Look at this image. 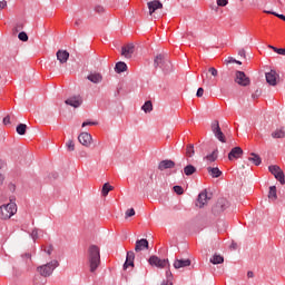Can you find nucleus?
Segmentation results:
<instances>
[{"instance_id":"obj_1","label":"nucleus","mask_w":285,"mask_h":285,"mask_svg":"<svg viewBox=\"0 0 285 285\" xmlns=\"http://www.w3.org/2000/svg\"><path fill=\"white\" fill-rule=\"evenodd\" d=\"M90 273H95L99 268V264H101V254L97 245H91L88 248L87 255Z\"/></svg>"},{"instance_id":"obj_2","label":"nucleus","mask_w":285,"mask_h":285,"mask_svg":"<svg viewBox=\"0 0 285 285\" xmlns=\"http://www.w3.org/2000/svg\"><path fill=\"white\" fill-rule=\"evenodd\" d=\"M55 268H59V261L53 259L45 265L38 266L37 271L41 277H50L55 273Z\"/></svg>"},{"instance_id":"obj_3","label":"nucleus","mask_w":285,"mask_h":285,"mask_svg":"<svg viewBox=\"0 0 285 285\" xmlns=\"http://www.w3.org/2000/svg\"><path fill=\"white\" fill-rule=\"evenodd\" d=\"M14 215H17V204L9 203L0 206V219H10Z\"/></svg>"},{"instance_id":"obj_4","label":"nucleus","mask_w":285,"mask_h":285,"mask_svg":"<svg viewBox=\"0 0 285 285\" xmlns=\"http://www.w3.org/2000/svg\"><path fill=\"white\" fill-rule=\"evenodd\" d=\"M269 173H272L275 177V179H277V181H279V184L282 186L285 185V175L284 171L282 170V168H279V166L277 165H271L268 167Z\"/></svg>"},{"instance_id":"obj_5","label":"nucleus","mask_w":285,"mask_h":285,"mask_svg":"<svg viewBox=\"0 0 285 285\" xmlns=\"http://www.w3.org/2000/svg\"><path fill=\"white\" fill-rule=\"evenodd\" d=\"M212 131L215 135L216 139H218V141H222V144H226V137L222 131V127H219V121L214 120L212 122Z\"/></svg>"},{"instance_id":"obj_6","label":"nucleus","mask_w":285,"mask_h":285,"mask_svg":"<svg viewBox=\"0 0 285 285\" xmlns=\"http://www.w3.org/2000/svg\"><path fill=\"white\" fill-rule=\"evenodd\" d=\"M235 82L238 83V86H250V78H248L244 71H236Z\"/></svg>"},{"instance_id":"obj_7","label":"nucleus","mask_w":285,"mask_h":285,"mask_svg":"<svg viewBox=\"0 0 285 285\" xmlns=\"http://www.w3.org/2000/svg\"><path fill=\"white\" fill-rule=\"evenodd\" d=\"M65 104L67 106H71V108H80L81 104H83V98L80 95L69 97Z\"/></svg>"},{"instance_id":"obj_8","label":"nucleus","mask_w":285,"mask_h":285,"mask_svg":"<svg viewBox=\"0 0 285 285\" xmlns=\"http://www.w3.org/2000/svg\"><path fill=\"white\" fill-rule=\"evenodd\" d=\"M208 199H210V197H208V193L206 190L202 191L198 195L196 206L198 208H204V206H206V204H208Z\"/></svg>"},{"instance_id":"obj_9","label":"nucleus","mask_w":285,"mask_h":285,"mask_svg":"<svg viewBox=\"0 0 285 285\" xmlns=\"http://www.w3.org/2000/svg\"><path fill=\"white\" fill-rule=\"evenodd\" d=\"M78 140L82 146H90V144H92V135L88 134V132H81L78 136Z\"/></svg>"},{"instance_id":"obj_10","label":"nucleus","mask_w":285,"mask_h":285,"mask_svg":"<svg viewBox=\"0 0 285 285\" xmlns=\"http://www.w3.org/2000/svg\"><path fill=\"white\" fill-rule=\"evenodd\" d=\"M244 155V149L242 147H234L228 154L229 161H233V159H239Z\"/></svg>"},{"instance_id":"obj_11","label":"nucleus","mask_w":285,"mask_h":285,"mask_svg":"<svg viewBox=\"0 0 285 285\" xmlns=\"http://www.w3.org/2000/svg\"><path fill=\"white\" fill-rule=\"evenodd\" d=\"M134 53H135V45L132 43H129L121 48V55L122 57H126V59H130Z\"/></svg>"},{"instance_id":"obj_12","label":"nucleus","mask_w":285,"mask_h":285,"mask_svg":"<svg viewBox=\"0 0 285 285\" xmlns=\"http://www.w3.org/2000/svg\"><path fill=\"white\" fill-rule=\"evenodd\" d=\"M266 81L269 86H277V71L271 70L269 72L265 73Z\"/></svg>"},{"instance_id":"obj_13","label":"nucleus","mask_w":285,"mask_h":285,"mask_svg":"<svg viewBox=\"0 0 285 285\" xmlns=\"http://www.w3.org/2000/svg\"><path fill=\"white\" fill-rule=\"evenodd\" d=\"M56 57L60 63H67L70 59V53L67 50H58Z\"/></svg>"},{"instance_id":"obj_14","label":"nucleus","mask_w":285,"mask_h":285,"mask_svg":"<svg viewBox=\"0 0 285 285\" xmlns=\"http://www.w3.org/2000/svg\"><path fill=\"white\" fill-rule=\"evenodd\" d=\"M191 262L189 258H180V259H176L174 262V268L179 269V268H188V266H190Z\"/></svg>"},{"instance_id":"obj_15","label":"nucleus","mask_w":285,"mask_h":285,"mask_svg":"<svg viewBox=\"0 0 285 285\" xmlns=\"http://www.w3.org/2000/svg\"><path fill=\"white\" fill-rule=\"evenodd\" d=\"M149 9V14H153L156 10H160V8H164V4L159 0H154L147 3Z\"/></svg>"},{"instance_id":"obj_16","label":"nucleus","mask_w":285,"mask_h":285,"mask_svg":"<svg viewBox=\"0 0 285 285\" xmlns=\"http://www.w3.org/2000/svg\"><path fill=\"white\" fill-rule=\"evenodd\" d=\"M148 248V239L141 238L136 240L135 250L136 253H141V250H146Z\"/></svg>"},{"instance_id":"obj_17","label":"nucleus","mask_w":285,"mask_h":285,"mask_svg":"<svg viewBox=\"0 0 285 285\" xmlns=\"http://www.w3.org/2000/svg\"><path fill=\"white\" fill-rule=\"evenodd\" d=\"M129 266H131V267L135 266V252H132V250L127 252L126 262H125V264H124L125 271H126Z\"/></svg>"},{"instance_id":"obj_18","label":"nucleus","mask_w":285,"mask_h":285,"mask_svg":"<svg viewBox=\"0 0 285 285\" xmlns=\"http://www.w3.org/2000/svg\"><path fill=\"white\" fill-rule=\"evenodd\" d=\"M174 166H175V161L166 159V160H163L159 163L158 170H161V171L168 170V169L173 168Z\"/></svg>"},{"instance_id":"obj_19","label":"nucleus","mask_w":285,"mask_h":285,"mask_svg":"<svg viewBox=\"0 0 285 285\" xmlns=\"http://www.w3.org/2000/svg\"><path fill=\"white\" fill-rule=\"evenodd\" d=\"M87 79L89 81H91V83H101V81L104 80V77L101 76V73H90Z\"/></svg>"},{"instance_id":"obj_20","label":"nucleus","mask_w":285,"mask_h":285,"mask_svg":"<svg viewBox=\"0 0 285 285\" xmlns=\"http://www.w3.org/2000/svg\"><path fill=\"white\" fill-rule=\"evenodd\" d=\"M126 70H128V65H126V62L119 61V62L116 63L115 71L118 75H121V72H126Z\"/></svg>"},{"instance_id":"obj_21","label":"nucleus","mask_w":285,"mask_h":285,"mask_svg":"<svg viewBox=\"0 0 285 285\" xmlns=\"http://www.w3.org/2000/svg\"><path fill=\"white\" fill-rule=\"evenodd\" d=\"M207 171L209 173L210 177H213V179L222 177V170H219L217 167H208Z\"/></svg>"},{"instance_id":"obj_22","label":"nucleus","mask_w":285,"mask_h":285,"mask_svg":"<svg viewBox=\"0 0 285 285\" xmlns=\"http://www.w3.org/2000/svg\"><path fill=\"white\" fill-rule=\"evenodd\" d=\"M268 199H269V202H277V187L276 186L269 187Z\"/></svg>"},{"instance_id":"obj_23","label":"nucleus","mask_w":285,"mask_h":285,"mask_svg":"<svg viewBox=\"0 0 285 285\" xmlns=\"http://www.w3.org/2000/svg\"><path fill=\"white\" fill-rule=\"evenodd\" d=\"M174 279H175V276H173V272H170V269H167L166 279L161 282V285H173Z\"/></svg>"},{"instance_id":"obj_24","label":"nucleus","mask_w":285,"mask_h":285,"mask_svg":"<svg viewBox=\"0 0 285 285\" xmlns=\"http://www.w3.org/2000/svg\"><path fill=\"white\" fill-rule=\"evenodd\" d=\"M248 160L252 161L254 166H259L262 164V157L255 153L250 154Z\"/></svg>"},{"instance_id":"obj_25","label":"nucleus","mask_w":285,"mask_h":285,"mask_svg":"<svg viewBox=\"0 0 285 285\" xmlns=\"http://www.w3.org/2000/svg\"><path fill=\"white\" fill-rule=\"evenodd\" d=\"M166 59L163 55H158L156 56L155 60H154V66L155 68H161L164 61H166Z\"/></svg>"},{"instance_id":"obj_26","label":"nucleus","mask_w":285,"mask_h":285,"mask_svg":"<svg viewBox=\"0 0 285 285\" xmlns=\"http://www.w3.org/2000/svg\"><path fill=\"white\" fill-rule=\"evenodd\" d=\"M195 173H197V168L193 165H187L185 168H184V174L187 176V177H190V175H195Z\"/></svg>"},{"instance_id":"obj_27","label":"nucleus","mask_w":285,"mask_h":285,"mask_svg":"<svg viewBox=\"0 0 285 285\" xmlns=\"http://www.w3.org/2000/svg\"><path fill=\"white\" fill-rule=\"evenodd\" d=\"M115 187H112L110 184L106 183L102 186V190H101V195L102 197H108V193H110V190H114Z\"/></svg>"},{"instance_id":"obj_28","label":"nucleus","mask_w":285,"mask_h":285,"mask_svg":"<svg viewBox=\"0 0 285 285\" xmlns=\"http://www.w3.org/2000/svg\"><path fill=\"white\" fill-rule=\"evenodd\" d=\"M210 263L214 264V265L224 264V256L215 254V255L210 258Z\"/></svg>"},{"instance_id":"obj_29","label":"nucleus","mask_w":285,"mask_h":285,"mask_svg":"<svg viewBox=\"0 0 285 285\" xmlns=\"http://www.w3.org/2000/svg\"><path fill=\"white\" fill-rule=\"evenodd\" d=\"M141 110H144V112L148 114V112H153V101L147 100L142 107Z\"/></svg>"},{"instance_id":"obj_30","label":"nucleus","mask_w":285,"mask_h":285,"mask_svg":"<svg viewBox=\"0 0 285 285\" xmlns=\"http://www.w3.org/2000/svg\"><path fill=\"white\" fill-rule=\"evenodd\" d=\"M26 130H28V125L26 124H19L16 127V132H18V135H26Z\"/></svg>"},{"instance_id":"obj_31","label":"nucleus","mask_w":285,"mask_h":285,"mask_svg":"<svg viewBox=\"0 0 285 285\" xmlns=\"http://www.w3.org/2000/svg\"><path fill=\"white\" fill-rule=\"evenodd\" d=\"M204 159L206 161H209V164H213V161H217V149L214 150L212 154L207 155Z\"/></svg>"},{"instance_id":"obj_32","label":"nucleus","mask_w":285,"mask_h":285,"mask_svg":"<svg viewBox=\"0 0 285 285\" xmlns=\"http://www.w3.org/2000/svg\"><path fill=\"white\" fill-rule=\"evenodd\" d=\"M272 137H273L274 139H284L285 132H284V130L279 129V130L274 131V132L272 134Z\"/></svg>"},{"instance_id":"obj_33","label":"nucleus","mask_w":285,"mask_h":285,"mask_svg":"<svg viewBox=\"0 0 285 285\" xmlns=\"http://www.w3.org/2000/svg\"><path fill=\"white\" fill-rule=\"evenodd\" d=\"M171 67H173V65L170 63V60H168V59H166V61H164L163 65L160 66V68L165 72H168Z\"/></svg>"},{"instance_id":"obj_34","label":"nucleus","mask_w":285,"mask_h":285,"mask_svg":"<svg viewBox=\"0 0 285 285\" xmlns=\"http://www.w3.org/2000/svg\"><path fill=\"white\" fill-rule=\"evenodd\" d=\"M187 157H193L195 155V145L189 144L186 149Z\"/></svg>"},{"instance_id":"obj_35","label":"nucleus","mask_w":285,"mask_h":285,"mask_svg":"<svg viewBox=\"0 0 285 285\" xmlns=\"http://www.w3.org/2000/svg\"><path fill=\"white\" fill-rule=\"evenodd\" d=\"M268 48L271 50H274V52H276L277 55H282L283 57H285V48H276L274 46H268Z\"/></svg>"},{"instance_id":"obj_36","label":"nucleus","mask_w":285,"mask_h":285,"mask_svg":"<svg viewBox=\"0 0 285 285\" xmlns=\"http://www.w3.org/2000/svg\"><path fill=\"white\" fill-rule=\"evenodd\" d=\"M167 266H169L168 259L161 258H159V262L156 265L157 268H166Z\"/></svg>"},{"instance_id":"obj_37","label":"nucleus","mask_w":285,"mask_h":285,"mask_svg":"<svg viewBox=\"0 0 285 285\" xmlns=\"http://www.w3.org/2000/svg\"><path fill=\"white\" fill-rule=\"evenodd\" d=\"M148 262H149L150 266H157V264H159V257L151 256Z\"/></svg>"},{"instance_id":"obj_38","label":"nucleus","mask_w":285,"mask_h":285,"mask_svg":"<svg viewBox=\"0 0 285 285\" xmlns=\"http://www.w3.org/2000/svg\"><path fill=\"white\" fill-rule=\"evenodd\" d=\"M30 237L33 239V242H37V239H39V229L35 228L31 232Z\"/></svg>"},{"instance_id":"obj_39","label":"nucleus","mask_w":285,"mask_h":285,"mask_svg":"<svg viewBox=\"0 0 285 285\" xmlns=\"http://www.w3.org/2000/svg\"><path fill=\"white\" fill-rule=\"evenodd\" d=\"M174 191L176 193V195H184V187L176 185L174 186Z\"/></svg>"},{"instance_id":"obj_40","label":"nucleus","mask_w":285,"mask_h":285,"mask_svg":"<svg viewBox=\"0 0 285 285\" xmlns=\"http://www.w3.org/2000/svg\"><path fill=\"white\" fill-rule=\"evenodd\" d=\"M218 204H219L222 210H226V208H228V203L226 199H220L218 202Z\"/></svg>"},{"instance_id":"obj_41","label":"nucleus","mask_w":285,"mask_h":285,"mask_svg":"<svg viewBox=\"0 0 285 285\" xmlns=\"http://www.w3.org/2000/svg\"><path fill=\"white\" fill-rule=\"evenodd\" d=\"M266 14H274V17H277L278 19H281L282 21H285V16L284 14H279L273 11H265Z\"/></svg>"},{"instance_id":"obj_42","label":"nucleus","mask_w":285,"mask_h":285,"mask_svg":"<svg viewBox=\"0 0 285 285\" xmlns=\"http://www.w3.org/2000/svg\"><path fill=\"white\" fill-rule=\"evenodd\" d=\"M18 39L20 41H28V33H26V31H22L18 35Z\"/></svg>"},{"instance_id":"obj_43","label":"nucleus","mask_w":285,"mask_h":285,"mask_svg":"<svg viewBox=\"0 0 285 285\" xmlns=\"http://www.w3.org/2000/svg\"><path fill=\"white\" fill-rule=\"evenodd\" d=\"M216 3L220 8H226V6H228V0H216Z\"/></svg>"},{"instance_id":"obj_44","label":"nucleus","mask_w":285,"mask_h":285,"mask_svg":"<svg viewBox=\"0 0 285 285\" xmlns=\"http://www.w3.org/2000/svg\"><path fill=\"white\" fill-rule=\"evenodd\" d=\"M67 148L70 153H72V150H75V142L72 140H68Z\"/></svg>"},{"instance_id":"obj_45","label":"nucleus","mask_w":285,"mask_h":285,"mask_svg":"<svg viewBox=\"0 0 285 285\" xmlns=\"http://www.w3.org/2000/svg\"><path fill=\"white\" fill-rule=\"evenodd\" d=\"M97 124L98 122H96V121L87 120V121L82 122V128H86V126H97Z\"/></svg>"},{"instance_id":"obj_46","label":"nucleus","mask_w":285,"mask_h":285,"mask_svg":"<svg viewBox=\"0 0 285 285\" xmlns=\"http://www.w3.org/2000/svg\"><path fill=\"white\" fill-rule=\"evenodd\" d=\"M126 217H135V208L127 209Z\"/></svg>"},{"instance_id":"obj_47","label":"nucleus","mask_w":285,"mask_h":285,"mask_svg":"<svg viewBox=\"0 0 285 285\" xmlns=\"http://www.w3.org/2000/svg\"><path fill=\"white\" fill-rule=\"evenodd\" d=\"M209 72H210V75H212L213 77H217V75H218V71H217V69H215V67H210V68H209Z\"/></svg>"},{"instance_id":"obj_48","label":"nucleus","mask_w":285,"mask_h":285,"mask_svg":"<svg viewBox=\"0 0 285 285\" xmlns=\"http://www.w3.org/2000/svg\"><path fill=\"white\" fill-rule=\"evenodd\" d=\"M196 97H204V88L199 87L197 89Z\"/></svg>"},{"instance_id":"obj_49","label":"nucleus","mask_w":285,"mask_h":285,"mask_svg":"<svg viewBox=\"0 0 285 285\" xmlns=\"http://www.w3.org/2000/svg\"><path fill=\"white\" fill-rule=\"evenodd\" d=\"M95 11L98 12L99 14H101V12H104V7L102 6H97L95 8Z\"/></svg>"},{"instance_id":"obj_50","label":"nucleus","mask_w":285,"mask_h":285,"mask_svg":"<svg viewBox=\"0 0 285 285\" xmlns=\"http://www.w3.org/2000/svg\"><path fill=\"white\" fill-rule=\"evenodd\" d=\"M45 253H47V255H52V245H49L48 248L45 249Z\"/></svg>"},{"instance_id":"obj_51","label":"nucleus","mask_w":285,"mask_h":285,"mask_svg":"<svg viewBox=\"0 0 285 285\" xmlns=\"http://www.w3.org/2000/svg\"><path fill=\"white\" fill-rule=\"evenodd\" d=\"M6 6H8V2L6 0L0 1V10H3V8H6Z\"/></svg>"},{"instance_id":"obj_52","label":"nucleus","mask_w":285,"mask_h":285,"mask_svg":"<svg viewBox=\"0 0 285 285\" xmlns=\"http://www.w3.org/2000/svg\"><path fill=\"white\" fill-rule=\"evenodd\" d=\"M3 124H4V126H8V124H10V116H6L3 118Z\"/></svg>"},{"instance_id":"obj_53","label":"nucleus","mask_w":285,"mask_h":285,"mask_svg":"<svg viewBox=\"0 0 285 285\" xmlns=\"http://www.w3.org/2000/svg\"><path fill=\"white\" fill-rule=\"evenodd\" d=\"M236 59L233 57H228V59L226 60L227 63H235Z\"/></svg>"},{"instance_id":"obj_54","label":"nucleus","mask_w":285,"mask_h":285,"mask_svg":"<svg viewBox=\"0 0 285 285\" xmlns=\"http://www.w3.org/2000/svg\"><path fill=\"white\" fill-rule=\"evenodd\" d=\"M238 55H239L240 57H246V51H245L244 49H240V50L238 51Z\"/></svg>"},{"instance_id":"obj_55","label":"nucleus","mask_w":285,"mask_h":285,"mask_svg":"<svg viewBox=\"0 0 285 285\" xmlns=\"http://www.w3.org/2000/svg\"><path fill=\"white\" fill-rule=\"evenodd\" d=\"M0 170H1V165H0ZM3 183V176L0 174V184Z\"/></svg>"},{"instance_id":"obj_56","label":"nucleus","mask_w":285,"mask_h":285,"mask_svg":"<svg viewBox=\"0 0 285 285\" xmlns=\"http://www.w3.org/2000/svg\"><path fill=\"white\" fill-rule=\"evenodd\" d=\"M247 277H254L253 272H248V273H247Z\"/></svg>"},{"instance_id":"obj_57","label":"nucleus","mask_w":285,"mask_h":285,"mask_svg":"<svg viewBox=\"0 0 285 285\" xmlns=\"http://www.w3.org/2000/svg\"><path fill=\"white\" fill-rule=\"evenodd\" d=\"M75 24L76 26H80L81 24V20H76Z\"/></svg>"},{"instance_id":"obj_58","label":"nucleus","mask_w":285,"mask_h":285,"mask_svg":"<svg viewBox=\"0 0 285 285\" xmlns=\"http://www.w3.org/2000/svg\"><path fill=\"white\" fill-rule=\"evenodd\" d=\"M10 190H14V185H9Z\"/></svg>"},{"instance_id":"obj_59","label":"nucleus","mask_w":285,"mask_h":285,"mask_svg":"<svg viewBox=\"0 0 285 285\" xmlns=\"http://www.w3.org/2000/svg\"><path fill=\"white\" fill-rule=\"evenodd\" d=\"M235 63H237L238 66H242V61L239 60H235Z\"/></svg>"},{"instance_id":"obj_60","label":"nucleus","mask_w":285,"mask_h":285,"mask_svg":"<svg viewBox=\"0 0 285 285\" xmlns=\"http://www.w3.org/2000/svg\"><path fill=\"white\" fill-rule=\"evenodd\" d=\"M31 258L32 256L29 253H27V259H31Z\"/></svg>"},{"instance_id":"obj_61","label":"nucleus","mask_w":285,"mask_h":285,"mask_svg":"<svg viewBox=\"0 0 285 285\" xmlns=\"http://www.w3.org/2000/svg\"><path fill=\"white\" fill-rule=\"evenodd\" d=\"M202 78L204 79V75H202Z\"/></svg>"}]
</instances>
